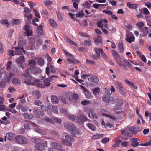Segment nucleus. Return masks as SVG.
Returning <instances> with one entry per match:
<instances>
[{"label":"nucleus","instance_id":"1","mask_svg":"<svg viewBox=\"0 0 151 151\" xmlns=\"http://www.w3.org/2000/svg\"><path fill=\"white\" fill-rule=\"evenodd\" d=\"M17 73L16 68H14L12 69V71H6L4 70L0 71V78H2L6 82H9L10 81L11 78L15 76V75Z\"/></svg>","mask_w":151,"mask_h":151},{"label":"nucleus","instance_id":"2","mask_svg":"<svg viewBox=\"0 0 151 151\" xmlns=\"http://www.w3.org/2000/svg\"><path fill=\"white\" fill-rule=\"evenodd\" d=\"M30 70L28 68L26 70L25 73L22 74V76L24 77L23 83L28 85H33L34 81L33 82L30 81L33 80V78L30 75Z\"/></svg>","mask_w":151,"mask_h":151},{"label":"nucleus","instance_id":"3","mask_svg":"<svg viewBox=\"0 0 151 151\" xmlns=\"http://www.w3.org/2000/svg\"><path fill=\"white\" fill-rule=\"evenodd\" d=\"M31 126H33L35 127V131L37 133L43 135L46 134V133L45 132L40 129L36 124L31 122H28L26 124H24V127L25 129L28 130L30 129Z\"/></svg>","mask_w":151,"mask_h":151},{"label":"nucleus","instance_id":"4","mask_svg":"<svg viewBox=\"0 0 151 151\" xmlns=\"http://www.w3.org/2000/svg\"><path fill=\"white\" fill-rule=\"evenodd\" d=\"M64 126L70 131H72L74 133L79 135L80 132L77 130L75 128V125L70 123L66 122L64 124Z\"/></svg>","mask_w":151,"mask_h":151},{"label":"nucleus","instance_id":"5","mask_svg":"<svg viewBox=\"0 0 151 151\" xmlns=\"http://www.w3.org/2000/svg\"><path fill=\"white\" fill-rule=\"evenodd\" d=\"M81 117L83 119L78 116L72 115H69L68 118L70 120L79 123L83 122V121H85L87 120L88 119L84 116H81Z\"/></svg>","mask_w":151,"mask_h":151},{"label":"nucleus","instance_id":"6","mask_svg":"<svg viewBox=\"0 0 151 151\" xmlns=\"http://www.w3.org/2000/svg\"><path fill=\"white\" fill-rule=\"evenodd\" d=\"M20 42H19L18 47L15 48L14 50V54L15 55H20L22 54V52L25 53V51L23 50V47H25V45H23V46L20 45Z\"/></svg>","mask_w":151,"mask_h":151},{"label":"nucleus","instance_id":"7","mask_svg":"<svg viewBox=\"0 0 151 151\" xmlns=\"http://www.w3.org/2000/svg\"><path fill=\"white\" fill-rule=\"evenodd\" d=\"M53 64H47V66L45 69L46 72L48 75L50 73H54L56 71L55 68L53 65Z\"/></svg>","mask_w":151,"mask_h":151},{"label":"nucleus","instance_id":"8","mask_svg":"<svg viewBox=\"0 0 151 151\" xmlns=\"http://www.w3.org/2000/svg\"><path fill=\"white\" fill-rule=\"evenodd\" d=\"M25 59L24 57L21 56L15 60L16 63L19 66L22 68H24V65L23 63L25 62Z\"/></svg>","mask_w":151,"mask_h":151},{"label":"nucleus","instance_id":"9","mask_svg":"<svg viewBox=\"0 0 151 151\" xmlns=\"http://www.w3.org/2000/svg\"><path fill=\"white\" fill-rule=\"evenodd\" d=\"M84 111L86 114H87L88 113V115L90 118L93 119H97L98 117L96 113H94L93 110L92 109H84Z\"/></svg>","mask_w":151,"mask_h":151},{"label":"nucleus","instance_id":"10","mask_svg":"<svg viewBox=\"0 0 151 151\" xmlns=\"http://www.w3.org/2000/svg\"><path fill=\"white\" fill-rule=\"evenodd\" d=\"M15 141L19 144H25L27 143V139L24 137L21 136H17L15 137Z\"/></svg>","mask_w":151,"mask_h":151},{"label":"nucleus","instance_id":"11","mask_svg":"<svg viewBox=\"0 0 151 151\" xmlns=\"http://www.w3.org/2000/svg\"><path fill=\"white\" fill-rule=\"evenodd\" d=\"M32 141L36 143L35 145H39L41 146V145H47L46 141L45 140L39 138H35L32 139Z\"/></svg>","mask_w":151,"mask_h":151},{"label":"nucleus","instance_id":"12","mask_svg":"<svg viewBox=\"0 0 151 151\" xmlns=\"http://www.w3.org/2000/svg\"><path fill=\"white\" fill-rule=\"evenodd\" d=\"M65 138L66 139V141H65L64 139H61V141L62 142L64 143L66 145H70L71 143L70 142L73 141V138L71 137L69 135H66Z\"/></svg>","mask_w":151,"mask_h":151},{"label":"nucleus","instance_id":"13","mask_svg":"<svg viewBox=\"0 0 151 151\" xmlns=\"http://www.w3.org/2000/svg\"><path fill=\"white\" fill-rule=\"evenodd\" d=\"M23 29L26 31V35L29 36L31 35L32 34V31L30 29L29 27L27 25H26L23 27Z\"/></svg>","mask_w":151,"mask_h":151},{"label":"nucleus","instance_id":"14","mask_svg":"<svg viewBox=\"0 0 151 151\" xmlns=\"http://www.w3.org/2000/svg\"><path fill=\"white\" fill-rule=\"evenodd\" d=\"M115 84L118 89L120 91H121L122 93H124L123 92L124 91V88L122 84L117 81H115Z\"/></svg>","mask_w":151,"mask_h":151},{"label":"nucleus","instance_id":"15","mask_svg":"<svg viewBox=\"0 0 151 151\" xmlns=\"http://www.w3.org/2000/svg\"><path fill=\"white\" fill-rule=\"evenodd\" d=\"M101 112H102V114L104 116L108 117L112 119H115V117L109 114L108 113V112L107 110L104 109H101Z\"/></svg>","mask_w":151,"mask_h":151},{"label":"nucleus","instance_id":"16","mask_svg":"<svg viewBox=\"0 0 151 151\" xmlns=\"http://www.w3.org/2000/svg\"><path fill=\"white\" fill-rule=\"evenodd\" d=\"M43 83L42 81H40L38 80H34V85H37V86L41 88H44V86L43 84Z\"/></svg>","mask_w":151,"mask_h":151},{"label":"nucleus","instance_id":"17","mask_svg":"<svg viewBox=\"0 0 151 151\" xmlns=\"http://www.w3.org/2000/svg\"><path fill=\"white\" fill-rule=\"evenodd\" d=\"M35 147L36 149L34 151H42L45 150L46 147L47 146V145H41V146L39 145H35Z\"/></svg>","mask_w":151,"mask_h":151},{"label":"nucleus","instance_id":"18","mask_svg":"<svg viewBox=\"0 0 151 151\" xmlns=\"http://www.w3.org/2000/svg\"><path fill=\"white\" fill-rule=\"evenodd\" d=\"M12 77L11 78V81L12 83L14 85H19L21 84V81L18 78Z\"/></svg>","mask_w":151,"mask_h":151},{"label":"nucleus","instance_id":"19","mask_svg":"<svg viewBox=\"0 0 151 151\" xmlns=\"http://www.w3.org/2000/svg\"><path fill=\"white\" fill-rule=\"evenodd\" d=\"M51 146L54 148L58 149V151H66L65 150H63L62 149H59L62 147V146L56 142H52Z\"/></svg>","mask_w":151,"mask_h":151},{"label":"nucleus","instance_id":"20","mask_svg":"<svg viewBox=\"0 0 151 151\" xmlns=\"http://www.w3.org/2000/svg\"><path fill=\"white\" fill-rule=\"evenodd\" d=\"M132 142L131 145L133 147H136L139 146V144L137 142L139 139L137 138H133L131 140Z\"/></svg>","mask_w":151,"mask_h":151},{"label":"nucleus","instance_id":"21","mask_svg":"<svg viewBox=\"0 0 151 151\" xmlns=\"http://www.w3.org/2000/svg\"><path fill=\"white\" fill-rule=\"evenodd\" d=\"M121 58H119L118 59L116 60V63L119 64L120 67H123L125 70H127L128 68L125 65H124L123 63L121 60Z\"/></svg>","mask_w":151,"mask_h":151},{"label":"nucleus","instance_id":"22","mask_svg":"<svg viewBox=\"0 0 151 151\" xmlns=\"http://www.w3.org/2000/svg\"><path fill=\"white\" fill-rule=\"evenodd\" d=\"M14 137V135L13 134L11 133H9L6 134L4 138V140L6 141V139L11 140H12Z\"/></svg>","mask_w":151,"mask_h":151},{"label":"nucleus","instance_id":"23","mask_svg":"<svg viewBox=\"0 0 151 151\" xmlns=\"http://www.w3.org/2000/svg\"><path fill=\"white\" fill-rule=\"evenodd\" d=\"M50 98L51 102L53 103L57 104L58 103V100L55 95L51 96L49 97H47V100L48 101L49 98Z\"/></svg>","mask_w":151,"mask_h":151},{"label":"nucleus","instance_id":"24","mask_svg":"<svg viewBox=\"0 0 151 151\" xmlns=\"http://www.w3.org/2000/svg\"><path fill=\"white\" fill-rule=\"evenodd\" d=\"M33 111L34 113L36 114L35 116L36 117H39V115L40 114L42 115H43L44 114V113L43 111H40V110L38 109H34Z\"/></svg>","mask_w":151,"mask_h":151},{"label":"nucleus","instance_id":"25","mask_svg":"<svg viewBox=\"0 0 151 151\" xmlns=\"http://www.w3.org/2000/svg\"><path fill=\"white\" fill-rule=\"evenodd\" d=\"M127 37L125 38V40L129 43H131L132 42L134 41L135 37L134 36L129 37L127 34H126Z\"/></svg>","mask_w":151,"mask_h":151},{"label":"nucleus","instance_id":"26","mask_svg":"<svg viewBox=\"0 0 151 151\" xmlns=\"http://www.w3.org/2000/svg\"><path fill=\"white\" fill-rule=\"evenodd\" d=\"M125 81L126 84L131 86L132 88L135 89H137V86H135L134 84L131 81H130L127 79H125Z\"/></svg>","mask_w":151,"mask_h":151},{"label":"nucleus","instance_id":"27","mask_svg":"<svg viewBox=\"0 0 151 151\" xmlns=\"http://www.w3.org/2000/svg\"><path fill=\"white\" fill-rule=\"evenodd\" d=\"M52 79L51 78H47L44 82V88L45 86H49L51 84L50 81H51Z\"/></svg>","mask_w":151,"mask_h":151},{"label":"nucleus","instance_id":"28","mask_svg":"<svg viewBox=\"0 0 151 151\" xmlns=\"http://www.w3.org/2000/svg\"><path fill=\"white\" fill-rule=\"evenodd\" d=\"M28 65L32 68L35 67L36 64V61L33 59H31L28 61Z\"/></svg>","mask_w":151,"mask_h":151},{"label":"nucleus","instance_id":"29","mask_svg":"<svg viewBox=\"0 0 151 151\" xmlns=\"http://www.w3.org/2000/svg\"><path fill=\"white\" fill-rule=\"evenodd\" d=\"M88 81L90 82L97 83L98 82L99 80L97 77L93 76L88 78Z\"/></svg>","mask_w":151,"mask_h":151},{"label":"nucleus","instance_id":"30","mask_svg":"<svg viewBox=\"0 0 151 151\" xmlns=\"http://www.w3.org/2000/svg\"><path fill=\"white\" fill-rule=\"evenodd\" d=\"M50 24L53 27L56 28L57 26L56 22L53 19H50L49 20Z\"/></svg>","mask_w":151,"mask_h":151},{"label":"nucleus","instance_id":"31","mask_svg":"<svg viewBox=\"0 0 151 151\" xmlns=\"http://www.w3.org/2000/svg\"><path fill=\"white\" fill-rule=\"evenodd\" d=\"M86 125L90 130L92 131H95L96 129V127L92 123H88Z\"/></svg>","mask_w":151,"mask_h":151},{"label":"nucleus","instance_id":"32","mask_svg":"<svg viewBox=\"0 0 151 151\" xmlns=\"http://www.w3.org/2000/svg\"><path fill=\"white\" fill-rule=\"evenodd\" d=\"M97 55V57L98 58H99L100 57V53H101L103 51V50L100 48H95L94 49Z\"/></svg>","mask_w":151,"mask_h":151},{"label":"nucleus","instance_id":"33","mask_svg":"<svg viewBox=\"0 0 151 151\" xmlns=\"http://www.w3.org/2000/svg\"><path fill=\"white\" fill-rule=\"evenodd\" d=\"M31 72L34 74L39 73L41 72V70L38 68H35L32 69L30 70Z\"/></svg>","mask_w":151,"mask_h":151},{"label":"nucleus","instance_id":"34","mask_svg":"<svg viewBox=\"0 0 151 151\" xmlns=\"http://www.w3.org/2000/svg\"><path fill=\"white\" fill-rule=\"evenodd\" d=\"M118 45L119 47V49L120 52L121 53L123 52L124 50V47L122 42V41L118 43Z\"/></svg>","mask_w":151,"mask_h":151},{"label":"nucleus","instance_id":"35","mask_svg":"<svg viewBox=\"0 0 151 151\" xmlns=\"http://www.w3.org/2000/svg\"><path fill=\"white\" fill-rule=\"evenodd\" d=\"M12 66V61H8L6 64V68L8 71H12V70H9L10 69L11 67Z\"/></svg>","mask_w":151,"mask_h":151},{"label":"nucleus","instance_id":"36","mask_svg":"<svg viewBox=\"0 0 151 151\" xmlns=\"http://www.w3.org/2000/svg\"><path fill=\"white\" fill-rule=\"evenodd\" d=\"M21 21L20 19H12L11 20L12 24L14 25L20 23Z\"/></svg>","mask_w":151,"mask_h":151},{"label":"nucleus","instance_id":"37","mask_svg":"<svg viewBox=\"0 0 151 151\" xmlns=\"http://www.w3.org/2000/svg\"><path fill=\"white\" fill-rule=\"evenodd\" d=\"M66 97L67 98L68 96H66V95H63L60 98V99L63 103L64 104H66L67 103V101L68 99L67 98H66Z\"/></svg>","mask_w":151,"mask_h":151},{"label":"nucleus","instance_id":"38","mask_svg":"<svg viewBox=\"0 0 151 151\" xmlns=\"http://www.w3.org/2000/svg\"><path fill=\"white\" fill-rule=\"evenodd\" d=\"M37 62L38 64L41 66L43 65L44 64V60L41 58H37Z\"/></svg>","mask_w":151,"mask_h":151},{"label":"nucleus","instance_id":"39","mask_svg":"<svg viewBox=\"0 0 151 151\" xmlns=\"http://www.w3.org/2000/svg\"><path fill=\"white\" fill-rule=\"evenodd\" d=\"M103 137V134L93 135L92 136L91 138L93 139H96L101 138Z\"/></svg>","mask_w":151,"mask_h":151},{"label":"nucleus","instance_id":"40","mask_svg":"<svg viewBox=\"0 0 151 151\" xmlns=\"http://www.w3.org/2000/svg\"><path fill=\"white\" fill-rule=\"evenodd\" d=\"M124 62L126 64L127 66L129 68H132L131 64L130 62L133 63L131 61H130L129 59H128L127 60L124 59H123Z\"/></svg>","mask_w":151,"mask_h":151},{"label":"nucleus","instance_id":"41","mask_svg":"<svg viewBox=\"0 0 151 151\" xmlns=\"http://www.w3.org/2000/svg\"><path fill=\"white\" fill-rule=\"evenodd\" d=\"M112 53L116 60L121 57L118 53L115 50H112Z\"/></svg>","mask_w":151,"mask_h":151},{"label":"nucleus","instance_id":"42","mask_svg":"<svg viewBox=\"0 0 151 151\" xmlns=\"http://www.w3.org/2000/svg\"><path fill=\"white\" fill-rule=\"evenodd\" d=\"M115 104L117 106H120L122 105L123 101L120 99H117L116 100Z\"/></svg>","mask_w":151,"mask_h":151},{"label":"nucleus","instance_id":"43","mask_svg":"<svg viewBox=\"0 0 151 151\" xmlns=\"http://www.w3.org/2000/svg\"><path fill=\"white\" fill-rule=\"evenodd\" d=\"M48 108L49 109H51L55 113H57L58 112L57 108L55 106L52 105H49L48 106Z\"/></svg>","mask_w":151,"mask_h":151},{"label":"nucleus","instance_id":"44","mask_svg":"<svg viewBox=\"0 0 151 151\" xmlns=\"http://www.w3.org/2000/svg\"><path fill=\"white\" fill-rule=\"evenodd\" d=\"M102 99L104 101L106 102H109L110 100L109 95H104L102 97Z\"/></svg>","mask_w":151,"mask_h":151},{"label":"nucleus","instance_id":"45","mask_svg":"<svg viewBox=\"0 0 151 151\" xmlns=\"http://www.w3.org/2000/svg\"><path fill=\"white\" fill-rule=\"evenodd\" d=\"M127 6L129 8L131 9H135L137 6L136 4H131L130 2L127 3Z\"/></svg>","mask_w":151,"mask_h":151},{"label":"nucleus","instance_id":"46","mask_svg":"<svg viewBox=\"0 0 151 151\" xmlns=\"http://www.w3.org/2000/svg\"><path fill=\"white\" fill-rule=\"evenodd\" d=\"M66 41L67 42L69 43L72 45L76 46H77V45L76 42L69 38H66Z\"/></svg>","mask_w":151,"mask_h":151},{"label":"nucleus","instance_id":"47","mask_svg":"<svg viewBox=\"0 0 151 151\" xmlns=\"http://www.w3.org/2000/svg\"><path fill=\"white\" fill-rule=\"evenodd\" d=\"M14 50H10L8 51L7 54L9 56H14Z\"/></svg>","mask_w":151,"mask_h":151},{"label":"nucleus","instance_id":"48","mask_svg":"<svg viewBox=\"0 0 151 151\" xmlns=\"http://www.w3.org/2000/svg\"><path fill=\"white\" fill-rule=\"evenodd\" d=\"M0 23L2 24L6 25L7 27L9 26V24L7 20H1L0 21Z\"/></svg>","mask_w":151,"mask_h":151},{"label":"nucleus","instance_id":"49","mask_svg":"<svg viewBox=\"0 0 151 151\" xmlns=\"http://www.w3.org/2000/svg\"><path fill=\"white\" fill-rule=\"evenodd\" d=\"M94 40L96 43H101L102 42V39L101 37L98 36L97 38H95Z\"/></svg>","mask_w":151,"mask_h":151},{"label":"nucleus","instance_id":"50","mask_svg":"<svg viewBox=\"0 0 151 151\" xmlns=\"http://www.w3.org/2000/svg\"><path fill=\"white\" fill-rule=\"evenodd\" d=\"M100 89L99 87L96 88L93 90V93L94 94L100 93Z\"/></svg>","mask_w":151,"mask_h":151},{"label":"nucleus","instance_id":"51","mask_svg":"<svg viewBox=\"0 0 151 151\" xmlns=\"http://www.w3.org/2000/svg\"><path fill=\"white\" fill-rule=\"evenodd\" d=\"M23 116L25 118L27 119H31L33 117V116L32 115H30L28 113H26L24 114Z\"/></svg>","mask_w":151,"mask_h":151},{"label":"nucleus","instance_id":"52","mask_svg":"<svg viewBox=\"0 0 151 151\" xmlns=\"http://www.w3.org/2000/svg\"><path fill=\"white\" fill-rule=\"evenodd\" d=\"M60 111L65 115H67L68 114V111L64 108H61L60 110Z\"/></svg>","mask_w":151,"mask_h":151},{"label":"nucleus","instance_id":"53","mask_svg":"<svg viewBox=\"0 0 151 151\" xmlns=\"http://www.w3.org/2000/svg\"><path fill=\"white\" fill-rule=\"evenodd\" d=\"M46 58L47 59V61H48V63L49 64V63H50V64H53V63L52 62V59L50 58V57L48 55H46Z\"/></svg>","mask_w":151,"mask_h":151},{"label":"nucleus","instance_id":"54","mask_svg":"<svg viewBox=\"0 0 151 151\" xmlns=\"http://www.w3.org/2000/svg\"><path fill=\"white\" fill-rule=\"evenodd\" d=\"M85 14L82 11L79 12L78 13H76V17H82Z\"/></svg>","mask_w":151,"mask_h":151},{"label":"nucleus","instance_id":"55","mask_svg":"<svg viewBox=\"0 0 151 151\" xmlns=\"http://www.w3.org/2000/svg\"><path fill=\"white\" fill-rule=\"evenodd\" d=\"M121 142V141L120 140H117L116 141V143L114 144L113 145V147H118L120 145Z\"/></svg>","mask_w":151,"mask_h":151},{"label":"nucleus","instance_id":"56","mask_svg":"<svg viewBox=\"0 0 151 151\" xmlns=\"http://www.w3.org/2000/svg\"><path fill=\"white\" fill-rule=\"evenodd\" d=\"M63 52L65 55L68 57H69L70 58H72L73 57V56L72 55L68 52L64 50H63Z\"/></svg>","mask_w":151,"mask_h":151},{"label":"nucleus","instance_id":"57","mask_svg":"<svg viewBox=\"0 0 151 151\" xmlns=\"http://www.w3.org/2000/svg\"><path fill=\"white\" fill-rule=\"evenodd\" d=\"M97 25L99 28L102 29L103 27L104 24L100 21L98 22Z\"/></svg>","mask_w":151,"mask_h":151},{"label":"nucleus","instance_id":"58","mask_svg":"<svg viewBox=\"0 0 151 151\" xmlns=\"http://www.w3.org/2000/svg\"><path fill=\"white\" fill-rule=\"evenodd\" d=\"M84 43L86 45L88 46H90L91 45V40L90 39L85 40Z\"/></svg>","mask_w":151,"mask_h":151},{"label":"nucleus","instance_id":"59","mask_svg":"<svg viewBox=\"0 0 151 151\" xmlns=\"http://www.w3.org/2000/svg\"><path fill=\"white\" fill-rule=\"evenodd\" d=\"M52 2L49 0H46L44 1V4L46 6L50 5L52 4Z\"/></svg>","mask_w":151,"mask_h":151},{"label":"nucleus","instance_id":"60","mask_svg":"<svg viewBox=\"0 0 151 151\" xmlns=\"http://www.w3.org/2000/svg\"><path fill=\"white\" fill-rule=\"evenodd\" d=\"M109 139L107 137H105L103 138L101 142L102 143L104 144H106V143L108 142L109 141Z\"/></svg>","mask_w":151,"mask_h":151},{"label":"nucleus","instance_id":"61","mask_svg":"<svg viewBox=\"0 0 151 151\" xmlns=\"http://www.w3.org/2000/svg\"><path fill=\"white\" fill-rule=\"evenodd\" d=\"M149 32L147 27H145L143 29V32L145 35L147 34Z\"/></svg>","mask_w":151,"mask_h":151},{"label":"nucleus","instance_id":"62","mask_svg":"<svg viewBox=\"0 0 151 151\" xmlns=\"http://www.w3.org/2000/svg\"><path fill=\"white\" fill-rule=\"evenodd\" d=\"M121 133L122 134L127 135L129 134V132L127 129L123 130L122 131Z\"/></svg>","mask_w":151,"mask_h":151},{"label":"nucleus","instance_id":"63","mask_svg":"<svg viewBox=\"0 0 151 151\" xmlns=\"http://www.w3.org/2000/svg\"><path fill=\"white\" fill-rule=\"evenodd\" d=\"M83 6L86 8H89L90 7L87 1H85L83 4Z\"/></svg>","mask_w":151,"mask_h":151},{"label":"nucleus","instance_id":"64","mask_svg":"<svg viewBox=\"0 0 151 151\" xmlns=\"http://www.w3.org/2000/svg\"><path fill=\"white\" fill-rule=\"evenodd\" d=\"M9 91L11 93H14V92L15 91L14 88L12 87H10L8 88Z\"/></svg>","mask_w":151,"mask_h":151}]
</instances>
